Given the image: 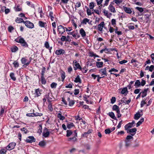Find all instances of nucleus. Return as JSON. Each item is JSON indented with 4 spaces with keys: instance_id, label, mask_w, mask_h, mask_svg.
I'll list each match as a JSON object with an SVG mask.
<instances>
[{
    "instance_id": "nucleus-1",
    "label": "nucleus",
    "mask_w": 154,
    "mask_h": 154,
    "mask_svg": "<svg viewBox=\"0 0 154 154\" xmlns=\"http://www.w3.org/2000/svg\"><path fill=\"white\" fill-rule=\"evenodd\" d=\"M17 42L21 44V46L25 48H28V45L26 42L24 38L20 36L14 40Z\"/></svg>"
},
{
    "instance_id": "nucleus-2",
    "label": "nucleus",
    "mask_w": 154,
    "mask_h": 154,
    "mask_svg": "<svg viewBox=\"0 0 154 154\" xmlns=\"http://www.w3.org/2000/svg\"><path fill=\"white\" fill-rule=\"evenodd\" d=\"M29 59L30 60L29 61L26 63V62L27 61V60L26 59L25 57H23L21 59V61L22 64H24V65L28 66L30 63L31 61L32 58L31 57H30L29 58Z\"/></svg>"
},
{
    "instance_id": "nucleus-3",
    "label": "nucleus",
    "mask_w": 154,
    "mask_h": 154,
    "mask_svg": "<svg viewBox=\"0 0 154 154\" xmlns=\"http://www.w3.org/2000/svg\"><path fill=\"white\" fill-rule=\"evenodd\" d=\"M16 145V143H15L11 142L7 146L6 148L7 150H11L14 148Z\"/></svg>"
},
{
    "instance_id": "nucleus-4",
    "label": "nucleus",
    "mask_w": 154,
    "mask_h": 154,
    "mask_svg": "<svg viewBox=\"0 0 154 154\" xmlns=\"http://www.w3.org/2000/svg\"><path fill=\"white\" fill-rule=\"evenodd\" d=\"M24 23L28 28L32 29L34 27V24L29 21L27 20L25 21V22H24Z\"/></svg>"
},
{
    "instance_id": "nucleus-5",
    "label": "nucleus",
    "mask_w": 154,
    "mask_h": 154,
    "mask_svg": "<svg viewBox=\"0 0 154 154\" xmlns=\"http://www.w3.org/2000/svg\"><path fill=\"white\" fill-rule=\"evenodd\" d=\"M48 130L45 127L44 129V131L42 133L43 136L45 137H48L51 132L48 131Z\"/></svg>"
},
{
    "instance_id": "nucleus-6",
    "label": "nucleus",
    "mask_w": 154,
    "mask_h": 154,
    "mask_svg": "<svg viewBox=\"0 0 154 154\" xmlns=\"http://www.w3.org/2000/svg\"><path fill=\"white\" fill-rule=\"evenodd\" d=\"M26 141L27 143H31L35 142V139L33 136H29L27 137Z\"/></svg>"
},
{
    "instance_id": "nucleus-7",
    "label": "nucleus",
    "mask_w": 154,
    "mask_h": 154,
    "mask_svg": "<svg viewBox=\"0 0 154 154\" xmlns=\"http://www.w3.org/2000/svg\"><path fill=\"white\" fill-rule=\"evenodd\" d=\"M135 123V121L134 120L132 121L131 122H129L125 126V130H127L128 129L131 128L133 127V125Z\"/></svg>"
},
{
    "instance_id": "nucleus-8",
    "label": "nucleus",
    "mask_w": 154,
    "mask_h": 154,
    "mask_svg": "<svg viewBox=\"0 0 154 154\" xmlns=\"http://www.w3.org/2000/svg\"><path fill=\"white\" fill-rule=\"evenodd\" d=\"M65 27L63 26L62 25H60L57 27V30L59 32V33H60L62 32H65Z\"/></svg>"
},
{
    "instance_id": "nucleus-9",
    "label": "nucleus",
    "mask_w": 154,
    "mask_h": 154,
    "mask_svg": "<svg viewBox=\"0 0 154 154\" xmlns=\"http://www.w3.org/2000/svg\"><path fill=\"white\" fill-rule=\"evenodd\" d=\"M106 67H105L104 68L101 69L99 70L100 73L102 74L101 75L102 76L103 75H104L105 76L107 75V73L106 72Z\"/></svg>"
},
{
    "instance_id": "nucleus-10",
    "label": "nucleus",
    "mask_w": 154,
    "mask_h": 154,
    "mask_svg": "<svg viewBox=\"0 0 154 154\" xmlns=\"http://www.w3.org/2000/svg\"><path fill=\"white\" fill-rule=\"evenodd\" d=\"M75 66L73 68L74 70H76L77 69H81V67L79 63H78L77 61H76L75 62L74 64Z\"/></svg>"
},
{
    "instance_id": "nucleus-11",
    "label": "nucleus",
    "mask_w": 154,
    "mask_h": 154,
    "mask_svg": "<svg viewBox=\"0 0 154 154\" xmlns=\"http://www.w3.org/2000/svg\"><path fill=\"white\" fill-rule=\"evenodd\" d=\"M65 51L63 49L57 50L55 52V54L57 55H60L64 54Z\"/></svg>"
},
{
    "instance_id": "nucleus-12",
    "label": "nucleus",
    "mask_w": 154,
    "mask_h": 154,
    "mask_svg": "<svg viewBox=\"0 0 154 154\" xmlns=\"http://www.w3.org/2000/svg\"><path fill=\"white\" fill-rule=\"evenodd\" d=\"M126 130L127 131V133H136L137 131V129L136 128H134L131 129H128V130Z\"/></svg>"
},
{
    "instance_id": "nucleus-13",
    "label": "nucleus",
    "mask_w": 154,
    "mask_h": 154,
    "mask_svg": "<svg viewBox=\"0 0 154 154\" xmlns=\"http://www.w3.org/2000/svg\"><path fill=\"white\" fill-rule=\"evenodd\" d=\"M107 114L113 119L117 120V119L116 117L115 114L113 112H109Z\"/></svg>"
},
{
    "instance_id": "nucleus-14",
    "label": "nucleus",
    "mask_w": 154,
    "mask_h": 154,
    "mask_svg": "<svg viewBox=\"0 0 154 154\" xmlns=\"http://www.w3.org/2000/svg\"><path fill=\"white\" fill-rule=\"evenodd\" d=\"M45 46L48 49L49 51V52L51 53V50L52 49V47H50L49 43L48 42H46L45 43Z\"/></svg>"
},
{
    "instance_id": "nucleus-15",
    "label": "nucleus",
    "mask_w": 154,
    "mask_h": 154,
    "mask_svg": "<svg viewBox=\"0 0 154 154\" xmlns=\"http://www.w3.org/2000/svg\"><path fill=\"white\" fill-rule=\"evenodd\" d=\"M123 9L124 11L126 12L129 14H131L132 12V11L130 8L125 7L123 6Z\"/></svg>"
},
{
    "instance_id": "nucleus-16",
    "label": "nucleus",
    "mask_w": 154,
    "mask_h": 154,
    "mask_svg": "<svg viewBox=\"0 0 154 154\" xmlns=\"http://www.w3.org/2000/svg\"><path fill=\"white\" fill-rule=\"evenodd\" d=\"M150 15V14L149 15L148 14H146L144 15V18L145 19H144V21L146 23H148Z\"/></svg>"
},
{
    "instance_id": "nucleus-17",
    "label": "nucleus",
    "mask_w": 154,
    "mask_h": 154,
    "mask_svg": "<svg viewBox=\"0 0 154 154\" xmlns=\"http://www.w3.org/2000/svg\"><path fill=\"white\" fill-rule=\"evenodd\" d=\"M128 92V91L127 88L125 87L122 89L121 92V93L122 94H125L124 95L125 96L127 94Z\"/></svg>"
},
{
    "instance_id": "nucleus-18",
    "label": "nucleus",
    "mask_w": 154,
    "mask_h": 154,
    "mask_svg": "<svg viewBox=\"0 0 154 154\" xmlns=\"http://www.w3.org/2000/svg\"><path fill=\"white\" fill-rule=\"evenodd\" d=\"M79 32L83 38H84L85 36V32L83 28H81L80 29Z\"/></svg>"
},
{
    "instance_id": "nucleus-19",
    "label": "nucleus",
    "mask_w": 154,
    "mask_h": 154,
    "mask_svg": "<svg viewBox=\"0 0 154 154\" xmlns=\"http://www.w3.org/2000/svg\"><path fill=\"white\" fill-rule=\"evenodd\" d=\"M109 10L111 12L115 13L116 12V10L115 7L112 5L109 6Z\"/></svg>"
},
{
    "instance_id": "nucleus-20",
    "label": "nucleus",
    "mask_w": 154,
    "mask_h": 154,
    "mask_svg": "<svg viewBox=\"0 0 154 154\" xmlns=\"http://www.w3.org/2000/svg\"><path fill=\"white\" fill-rule=\"evenodd\" d=\"M142 115L143 114H141L138 112L134 115V119L135 120H138Z\"/></svg>"
},
{
    "instance_id": "nucleus-21",
    "label": "nucleus",
    "mask_w": 154,
    "mask_h": 154,
    "mask_svg": "<svg viewBox=\"0 0 154 154\" xmlns=\"http://www.w3.org/2000/svg\"><path fill=\"white\" fill-rule=\"evenodd\" d=\"M103 13H104L105 15L108 18H109V17H110L112 15L111 13H109V14H108V12L107 11H106L105 9L103 10Z\"/></svg>"
},
{
    "instance_id": "nucleus-22",
    "label": "nucleus",
    "mask_w": 154,
    "mask_h": 154,
    "mask_svg": "<svg viewBox=\"0 0 154 154\" xmlns=\"http://www.w3.org/2000/svg\"><path fill=\"white\" fill-rule=\"evenodd\" d=\"M74 82L75 83H81L82 81L81 79L80 78V77L79 75H77L76 77L75 78L74 80Z\"/></svg>"
},
{
    "instance_id": "nucleus-23",
    "label": "nucleus",
    "mask_w": 154,
    "mask_h": 154,
    "mask_svg": "<svg viewBox=\"0 0 154 154\" xmlns=\"http://www.w3.org/2000/svg\"><path fill=\"white\" fill-rule=\"evenodd\" d=\"M134 85L135 86L136 88H138L140 86V82L139 80H137L135 83Z\"/></svg>"
},
{
    "instance_id": "nucleus-24",
    "label": "nucleus",
    "mask_w": 154,
    "mask_h": 154,
    "mask_svg": "<svg viewBox=\"0 0 154 154\" xmlns=\"http://www.w3.org/2000/svg\"><path fill=\"white\" fill-rule=\"evenodd\" d=\"M41 81L42 84L45 85L46 84V81L45 79L44 76H41Z\"/></svg>"
},
{
    "instance_id": "nucleus-25",
    "label": "nucleus",
    "mask_w": 154,
    "mask_h": 154,
    "mask_svg": "<svg viewBox=\"0 0 154 154\" xmlns=\"http://www.w3.org/2000/svg\"><path fill=\"white\" fill-rule=\"evenodd\" d=\"M15 21L18 23H24V22H25V21H24L23 19L21 18H20L19 17H17L15 20Z\"/></svg>"
},
{
    "instance_id": "nucleus-26",
    "label": "nucleus",
    "mask_w": 154,
    "mask_h": 154,
    "mask_svg": "<svg viewBox=\"0 0 154 154\" xmlns=\"http://www.w3.org/2000/svg\"><path fill=\"white\" fill-rule=\"evenodd\" d=\"M112 109L114 111H115L116 112L120 110V109L118 106L116 105H114L112 106Z\"/></svg>"
},
{
    "instance_id": "nucleus-27",
    "label": "nucleus",
    "mask_w": 154,
    "mask_h": 154,
    "mask_svg": "<svg viewBox=\"0 0 154 154\" xmlns=\"http://www.w3.org/2000/svg\"><path fill=\"white\" fill-rule=\"evenodd\" d=\"M11 78L14 81H15L16 80V78L15 77L14 74L13 72H11L10 75Z\"/></svg>"
},
{
    "instance_id": "nucleus-28",
    "label": "nucleus",
    "mask_w": 154,
    "mask_h": 154,
    "mask_svg": "<svg viewBox=\"0 0 154 154\" xmlns=\"http://www.w3.org/2000/svg\"><path fill=\"white\" fill-rule=\"evenodd\" d=\"M96 63V66L97 68H101L103 66V63L102 62H97Z\"/></svg>"
},
{
    "instance_id": "nucleus-29",
    "label": "nucleus",
    "mask_w": 154,
    "mask_h": 154,
    "mask_svg": "<svg viewBox=\"0 0 154 154\" xmlns=\"http://www.w3.org/2000/svg\"><path fill=\"white\" fill-rule=\"evenodd\" d=\"M57 117L60 120H63L65 119V117L62 116L60 113L57 114Z\"/></svg>"
},
{
    "instance_id": "nucleus-30",
    "label": "nucleus",
    "mask_w": 154,
    "mask_h": 154,
    "mask_svg": "<svg viewBox=\"0 0 154 154\" xmlns=\"http://www.w3.org/2000/svg\"><path fill=\"white\" fill-rule=\"evenodd\" d=\"M46 143L45 141H40L38 144V145L41 147H43L45 146Z\"/></svg>"
},
{
    "instance_id": "nucleus-31",
    "label": "nucleus",
    "mask_w": 154,
    "mask_h": 154,
    "mask_svg": "<svg viewBox=\"0 0 154 154\" xmlns=\"http://www.w3.org/2000/svg\"><path fill=\"white\" fill-rule=\"evenodd\" d=\"M74 126V124L73 123L69 122L67 125V128L68 129H70L72 127Z\"/></svg>"
},
{
    "instance_id": "nucleus-32",
    "label": "nucleus",
    "mask_w": 154,
    "mask_h": 154,
    "mask_svg": "<svg viewBox=\"0 0 154 154\" xmlns=\"http://www.w3.org/2000/svg\"><path fill=\"white\" fill-rule=\"evenodd\" d=\"M89 20H90L89 19L87 18H85L81 22V23L84 25H86L87 23L88 22Z\"/></svg>"
},
{
    "instance_id": "nucleus-33",
    "label": "nucleus",
    "mask_w": 154,
    "mask_h": 154,
    "mask_svg": "<svg viewBox=\"0 0 154 154\" xmlns=\"http://www.w3.org/2000/svg\"><path fill=\"white\" fill-rule=\"evenodd\" d=\"M38 129L37 133L39 134L40 135L42 132V125H40L38 127Z\"/></svg>"
},
{
    "instance_id": "nucleus-34",
    "label": "nucleus",
    "mask_w": 154,
    "mask_h": 154,
    "mask_svg": "<svg viewBox=\"0 0 154 154\" xmlns=\"http://www.w3.org/2000/svg\"><path fill=\"white\" fill-rule=\"evenodd\" d=\"M14 9L15 11H20L22 10L21 7L19 5H16L14 7Z\"/></svg>"
},
{
    "instance_id": "nucleus-35",
    "label": "nucleus",
    "mask_w": 154,
    "mask_h": 154,
    "mask_svg": "<svg viewBox=\"0 0 154 154\" xmlns=\"http://www.w3.org/2000/svg\"><path fill=\"white\" fill-rule=\"evenodd\" d=\"M48 108L50 111H53V109L52 106V104L51 102H48Z\"/></svg>"
},
{
    "instance_id": "nucleus-36",
    "label": "nucleus",
    "mask_w": 154,
    "mask_h": 154,
    "mask_svg": "<svg viewBox=\"0 0 154 154\" xmlns=\"http://www.w3.org/2000/svg\"><path fill=\"white\" fill-rule=\"evenodd\" d=\"M67 34L69 35H72L74 38H75L76 39H77V38H76V34L75 33V31H73L72 32H67Z\"/></svg>"
},
{
    "instance_id": "nucleus-37",
    "label": "nucleus",
    "mask_w": 154,
    "mask_h": 154,
    "mask_svg": "<svg viewBox=\"0 0 154 154\" xmlns=\"http://www.w3.org/2000/svg\"><path fill=\"white\" fill-rule=\"evenodd\" d=\"M38 24L39 26L41 27H45V25L46 23L42 21H39L38 22Z\"/></svg>"
},
{
    "instance_id": "nucleus-38",
    "label": "nucleus",
    "mask_w": 154,
    "mask_h": 154,
    "mask_svg": "<svg viewBox=\"0 0 154 154\" xmlns=\"http://www.w3.org/2000/svg\"><path fill=\"white\" fill-rule=\"evenodd\" d=\"M35 95L37 96V97L39 96L41 94L40 91L39 89H36L35 90Z\"/></svg>"
},
{
    "instance_id": "nucleus-39",
    "label": "nucleus",
    "mask_w": 154,
    "mask_h": 154,
    "mask_svg": "<svg viewBox=\"0 0 154 154\" xmlns=\"http://www.w3.org/2000/svg\"><path fill=\"white\" fill-rule=\"evenodd\" d=\"M125 146L126 147H128L130 145L131 142L130 140L125 139Z\"/></svg>"
},
{
    "instance_id": "nucleus-40",
    "label": "nucleus",
    "mask_w": 154,
    "mask_h": 154,
    "mask_svg": "<svg viewBox=\"0 0 154 154\" xmlns=\"http://www.w3.org/2000/svg\"><path fill=\"white\" fill-rule=\"evenodd\" d=\"M18 48L16 46H14L13 47L11 48V49L12 52H15L18 50Z\"/></svg>"
},
{
    "instance_id": "nucleus-41",
    "label": "nucleus",
    "mask_w": 154,
    "mask_h": 154,
    "mask_svg": "<svg viewBox=\"0 0 154 154\" xmlns=\"http://www.w3.org/2000/svg\"><path fill=\"white\" fill-rule=\"evenodd\" d=\"M14 66L15 68H18L19 66V64L17 60L14 61L13 63Z\"/></svg>"
},
{
    "instance_id": "nucleus-42",
    "label": "nucleus",
    "mask_w": 154,
    "mask_h": 154,
    "mask_svg": "<svg viewBox=\"0 0 154 154\" xmlns=\"http://www.w3.org/2000/svg\"><path fill=\"white\" fill-rule=\"evenodd\" d=\"M20 130L24 133L25 134H26L29 132V131L27 130L25 127L22 128Z\"/></svg>"
},
{
    "instance_id": "nucleus-43",
    "label": "nucleus",
    "mask_w": 154,
    "mask_h": 154,
    "mask_svg": "<svg viewBox=\"0 0 154 154\" xmlns=\"http://www.w3.org/2000/svg\"><path fill=\"white\" fill-rule=\"evenodd\" d=\"M66 136L67 137H69L72 134V132L71 130H67L66 131Z\"/></svg>"
},
{
    "instance_id": "nucleus-44",
    "label": "nucleus",
    "mask_w": 154,
    "mask_h": 154,
    "mask_svg": "<svg viewBox=\"0 0 154 154\" xmlns=\"http://www.w3.org/2000/svg\"><path fill=\"white\" fill-rule=\"evenodd\" d=\"M65 72H63L61 73V78L62 79V81L63 82L64 80L66 77L65 75Z\"/></svg>"
},
{
    "instance_id": "nucleus-45",
    "label": "nucleus",
    "mask_w": 154,
    "mask_h": 154,
    "mask_svg": "<svg viewBox=\"0 0 154 154\" xmlns=\"http://www.w3.org/2000/svg\"><path fill=\"white\" fill-rule=\"evenodd\" d=\"M140 93H141V94H142L141 97L142 98L144 97L147 95V93L146 91L145 90H143V91H142Z\"/></svg>"
},
{
    "instance_id": "nucleus-46",
    "label": "nucleus",
    "mask_w": 154,
    "mask_h": 154,
    "mask_svg": "<svg viewBox=\"0 0 154 154\" xmlns=\"http://www.w3.org/2000/svg\"><path fill=\"white\" fill-rule=\"evenodd\" d=\"M57 84L56 83L52 82L51 85V87L52 88H55L57 87Z\"/></svg>"
},
{
    "instance_id": "nucleus-47",
    "label": "nucleus",
    "mask_w": 154,
    "mask_h": 154,
    "mask_svg": "<svg viewBox=\"0 0 154 154\" xmlns=\"http://www.w3.org/2000/svg\"><path fill=\"white\" fill-rule=\"evenodd\" d=\"M34 117V116H42V114L41 113H39L37 112H36V113L33 112Z\"/></svg>"
},
{
    "instance_id": "nucleus-48",
    "label": "nucleus",
    "mask_w": 154,
    "mask_h": 154,
    "mask_svg": "<svg viewBox=\"0 0 154 154\" xmlns=\"http://www.w3.org/2000/svg\"><path fill=\"white\" fill-rule=\"evenodd\" d=\"M46 68L45 67H43L42 69L41 72V76H44V73L45 71Z\"/></svg>"
},
{
    "instance_id": "nucleus-49",
    "label": "nucleus",
    "mask_w": 154,
    "mask_h": 154,
    "mask_svg": "<svg viewBox=\"0 0 154 154\" xmlns=\"http://www.w3.org/2000/svg\"><path fill=\"white\" fill-rule=\"evenodd\" d=\"M89 6L91 9H93L94 7V2H90L89 4Z\"/></svg>"
},
{
    "instance_id": "nucleus-50",
    "label": "nucleus",
    "mask_w": 154,
    "mask_h": 154,
    "mask_svg": "<svg viewBox=\"0 0 154 154\" xmlns=\"http://www.w3.org/2000/svg\"><path fill=\"white\" fill-rule=\"evenodd\" d=\"M122 0H113V2L117 5H119L122 2Z\"/></svg>"
},
{
    "instance_id": "nucleus-51",
    "label": "nucleus",
    "mask_w": 154,
    "mask_h": 154,
    "mask_svg": "<svg viewBox=\"0 0 154 154\" xmlns=\"http://www.w3.org/2000/svg\"><path fill=\"white\" fill-rule=\"evenodd\" d=\"M105 133L106 134H109L112 132V131H111V130L109 128H108L106 129L105 130Z\"/></svg>"
},
{
    "instance_id": "nucleus-52",
    "label": "nucleus",
    "mask_w": 154,
    "mask_h": 154,
    "mask_svg": "<svg viewBox=\"0 0 154 154\" xmlns=\"http://www.w3.org/2000/svg\"><path fill=\"white\" fill-rule=\"evenodd\" d=\"M136 9L139 11L140 12L142 13L143 11V8L141 7H137L136 8Z\"/></svg>"
},
{
    "instance_id": "nucleus-53",
    "label": "nucleus",
    "mask_w": 154,
    "mask_h": 154,
    "mask_svg": "<svg viewBox=\"0 0 154 154\" xmlns=\"http://www.w3.org/2000/svg\"><path fill=\"white\" fill-rule=\"evenodd\" d=\"M7 151L4 149H2L0 151V153L1 154H6Z\"/></svg>"
},
{
    "instance_id": "nucleus-54",
    "label": "nucleus",
    "mask_w": 154,
    "mask_h": 154,
    "mask_svg": "<svg viewBox=\"0 0 154 154\" xmlns=\"http://www.w3.org/2000/svg\"><path fill=\"white\" fill-rule=\"evenodd\" d=\"M146 99L145 100H142L140 103V106L141 107H143L144 104H146V103L145 102Z\"/></svg>"
},
{
    "instance_id": "nucleus-55",
    "label": "nucleus",
    "mask_w": 154,
    "mask_h": 154,
    "mask_svg": "<svg viewBox=\"0 0 154 154\" xmlns=\"http://www.w3.org/2000/svg\"><path fill=\"white\" fill-rule=\"evenodd\" d=\"M49 16L50 17L51 20L53 21L54 17L53 16V12L52 11L50 12Z\"/></svg>"
},
{
    "instance_id": "nucleus-56",
    "label": "nucleus",
    "mask_w": 154,
    "mask_h": 154,
    "mask_svg": "<svg viewBox=\"0 0 154 154\" xmlns=\"http://www.w3.org/2000/svg\"><path fill=\"white\" fill-rule=\"evenodd\" d=\"M75 136L69 138L68 139L69 141H71L72 140L73 141H76L77 140V139Z\"/></svg>"
},
{
    "instance_id": "nucleus-57",
    "label": "nucleus",
    "mask_w": 154,
    "mask_h": 154,
    "mask_svg": "<svg viewBox=\"0 0 154 154\" xmlns=\"http://www.w3.org/2000/svg\"><path fill=\"white\" fill-rule=\"evenodd\" d=\"M108 51V49L105 48L104 49H102V50H101L100 51V53L101 54H102L103 51H106L107 52H105L106 53H107V52Z\"/></svg>"
},
{
    "instance_id": "nucleus-58",
    "label": "nucleus",
    "mask_w": 154,
    "mask_h": 154,
    "mask_svg": "<svg viewBox=\"0 0 154 154\" xmlns=\"http://www.w3.org/2000/svg\"><path fill=\"white\" fill-rule=\"evenodd\" d=\"M116 101V98L115 97H112L111 99V103L112 104L114 103Z\"/></svg>"
},
{
    "instance_id": "nucleus-59",
    "label": "nucleus",
    "mask_w": 154,
    "mask_h": 154,
    "mask_svg": "<svg viewBox=\"0 0 154 154\" xmlns=\"http://www.w3.org/2000/svg\"><path fill=\"white\" fill-rule=\"evenodd\" d=\"M146 83V81L143 80V79H142L141 82H140V85L143 86L145 85Z\"/></svg>"
},
{
    "instance_id": "nucleus-60",
    "label": "nucleus",
    "mask_w": 154,
    "mask_h": 154,
    "mask_svg": "<svg viewBox=\"0 0 154 154\" xmlns=\"http://www.w3.org/2000/svg\"><path fill=\"white\" fill-rule=\"evenodd\" d=\"M75 103V101L74 100H71L69 102V105L70 106H72Z\"/></svg>"
},
{
    "instance_id": "nucleus-61",
    "label": "nucleus",
    "mask_w": 154,
    "mask_h": 154,
    "mask_svg": "<svg viewBox=\"0 0 154 154\" xmlns=\"http://www.w3.org/2000/svg\"><path fill=\"white\" fill-rule=\"evenodd\" d=\"M83 100L86 101L87 100H88V98L89 97V95H87L85 94L83 96Z\"/></svg>"
},
{
    "instance_id": "nucleus-62",
    "label": "nucleus",
    "mask_w": 154,
    "mask_h": 154,
    "mask_svg": "<svg viewBox=\"0 0 154 154\" xmlns=\"http://www.w3.org/2000/svg\"><path fill=\"white\" fill-rule=\"evenodd\" d=\"M85 147L86 148V149L87 150H89L91 149V146L88 143H87L85 145Z\"/></svg>"
},
{
    "instance_id": "nucleus-63",
    "label": "nucleus",
    "mask_w": 154,
    "mask_h": 154,
    "mask_svg": "<svg viewBox=\"0 0 154 154\" xmlns=\"http://www.w3.org/2000/svg\"><path fill=\"white\" fill-rule=\"evenodd\" d=\"M87 13L88 15L90 16L92 14V13L91 11L89 9V8H88L87 9Z\"/></svg>"
},
{
    "instance_id": "nucleus-64",
    "label": "nucleus",
    "mask_w": 154,
    "mask_h": 154,
    "mask_svg": "<svg viewBox=\"0 0 154 154\" xmlns=\"http://www.w3.org/2000/svg\"><path fill=\"white\" fill-rule=\"evenodd\" d=\"M151 57L152 58V62L154 63V53H152L151 55Z\"/></svg>"
}]
</instances>
